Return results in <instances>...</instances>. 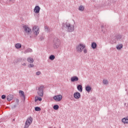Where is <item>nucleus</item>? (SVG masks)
<instances>
[{
	"instance_id": "40",
	"label": "nucleus",
	"mask_w": 128,
	"mask_h": 128,
	"mask_svg": "<svg viewBox=\"0 0 128 128\" xmlns=\"http://www.w3.org/2000/svg\"><path fill=\"white\" fill-rule=\"evenodd\" d=\"M13 120H14V119Z\"/></svg>"
},
{
	"instance_id": "39",
	"label": "nucleus",
	"mask_w": 128,
	"mask_h": 128,
	"mask_svg": "<svg viewBox=\"0 0 128 128\" xmlns=\"http://www.w3.org/2000/svg\"><path fill=\"white\" fill-rule=\"evenodd\" d=\"M41 38V40H42V38Z\"/></svg>"
},
{
	"instance_id": "25",
	"label": "nucleus",
	"mask_w": 128,
	"mask_h": 128,
	"mask_svg": "<svg viewBox=\"0 0 128 128\" xmlns=\"http://www.w3.org/2000/svg\"><path fill=\"white\" fill-rule=\"evenodd\" d=\"M56 58V56L54 55H50L49 57V59L50 60H54Z\"/></svg>"
},
{
	"instance_id": "5",
	"label": "nucleus",
	"mask_w": 128,
	"mask_h": 128,
	"mask_svg": "<svg viewBox=\"0 0 128 128\" xmlns=\"http://www.w3.org/2000/svg\"><path fill=\"white\" fill-rule=\"evenodd\" d=\"M86 46L82 44H80L76 46V50L77 52H82L84 48H85Z\"/></svg>"
},
{
	"instance_id": "3",
	"label": "nucleus",
	"mask_w": 128,
	"mask_h": 128,
	"mask_svg": "<svg viewBox=\"0 0 128 128\" xmlns=\"http://www.w3.org/2000/svg\"><path fill=\"white\" fill-rule=\"evenodd\" d=\"M44 86L42 85L38 88L37 94L39 96H44Z\"/></svg>"
},
{
	"instance_id": "13",
	"label": "nucleus",
	"mask_w": 128,
	"mask_h": 128,
	"mask_svg": "<svg viewBox=\"0 0 128 128\" xmlns=\"http://www.w3.org/2000/svg\"><path fill=\"white\" fill-rule=\"evenodd\" d=\"M19 94L20 95V96L23 98L24 100H26V96H24V92L22 90H20L19 91Z\"/></svg>"
},
{
	"instance_id": "1",
	"label": "nucleus",
	"mask_w": 128,
	"mask_h": 128,
	"mask_svg": "<svg viewBox=\"0 0 128 128\" xmlns=\"http://www.w3.org/2000/svg\"><path fill=\"white\" fill-rule=\"evenodd\" d=\"M22 28L25 36H29L30 38H31L32 32V29H30V28L29 26L26 25H23Z\"/></svg>"
},
{
	"instance_id": "12",
	"label": "nucleus",
	"mask_w": 128,
	"mask_h": 128,
	"mask_svg": "<svg viewBox=\"0 0 128 128\" xmlns=\"http://www.w3.org/2000/svg\"><path fill=\"white\" fill-rule=\"evenodd\" d=\"M14 100V95L8 94L7 96V100H8V102H10V100Z\"/></svg>"
},
{
	"instance_id": "7",
	"label": "nucleus",
	"mask_w": 128,
	"mask_h": 128,
	"mask_svg": "<svg viewBox=\"0 0 128 128\" xmlns=\"http://www.w3.org/2000/svg\"><path fill=\"white\" fill-rule=\"evenodd\" d=\"M32 32L36 36L40 34V28L38 26H35L33 27Z\"/></svg>"
},
{
	"instance_id": "26",
	"label": "nucleus",
	"mask_w": 128,
	"mask_h": 128,
	"mask_svg": "<svg viewBox=\"0 0 128 128\" xmlns=\"http://www.w3.org/2000/svg\"><path fill=\"white\" fill-rule=\"evenodd\" d=\"M122 35H117L116 36V40H122Z\"/></svg>"
},
{
	"instance_id": "15",
	"label": "nucleus",
	"mask_w": 128,
	"mask_h": 128,
	"mask_svg": "<svg viewBox=\"0 0 128 128\" xmlns=\"http://www.w3.org/2000/svg\"><path fill=\"white\" fill-rule=\"evenodd\" d=\"M77 88L79 92H82V86L79 84L77 86Z\"/></svg>"
},
{
	"instance_id": "34",
	"label": "nucleus",
	"mask_w": 128,
	"mask_h": 128,
	"mask_svg": "<svg viewBox=\"0 0 128 128\" xmlns=\"http://www.w3.org/2000/svg\"><path fill=\"white\" fill-rule=\"evenodd\" d=\"M84 54H86V52H88V50H86V49H84Z\"/></svg>"
},
{
	"instance_id": "28",
	"label": "nucleus",
	"mask_w": 128,
	"mask_h": 128,
	"mask_svg": "<svg viewBox=\"0 0 128 128\" xmlns=\"http://www.w3.org/2000/svg\"><path fill=\"white\" fill-rule=\"evenodd\" d=\"M18 106V104L15 103V104L12 105L11 108H16Z\"/></svg>"
},
{
	"instance_id": "38",
	"label": "nucleus",
	"mask_w": 128,
	"mask_h": 128,
	"mask_svg": "<svg viewBox=\"0 0 128 128\" xmlns=\"http://www.w3.org/2000/svg\"><path fill=\"white\" fill-rule=\"evenodd\" d=\"M22 61L24 60V61H26V58H22Z\"/></svg>"
},
{
	"instance_id": "32",
	"label": "nucleus",
	"mask_w": 128,
	"mask_h": 128,
	"mask_svg": "<svg viewBox=\"0 0 128 128\" xmlns=\"http://www.w3.org/2000/svg\"><path fill=\"white\" fill-rule=\"evenodd\" d=\"M28 67L29 68H34V64H30L28 66Z\"/></svg>"
},
{
	"instance_id": "37",
	"label": "nucleus",
	"mask_w": 128,
	"mask_h": 128,
	"mask_svg": "<svg viewBox=\"0 0 128 128\" xmlns=\"http://www.w3.org/2000/svg\"><path fill=\"white\" fill-rule=\"evenodd\" d=\"M22 66H26V63H23L22 62Z\"/></svg>"
},
{
	"instance_id": "30",
	"label": "nucleus",
	"mask_w": 128,
	"mask_h": 128,
	"mask_svg": "<svg viewBox=\"0 0 128 128\" xmlns=\"http://www.w3.org/2000/svg\"><path fill=\"white\" fill-rule=\"evenodd\" d=\"M103 84H108V81L106 80H103Z\"/></svg>"
},
{
	"instance_id": "4",
	"label": "nucleus",
	"mask_w": 128,
	"mask_h": 128,
	"mask_svg": "<svg viewBox=\"0 0 128 128\" xmlns=\"http://www.w3.org/2000/svg\"><path fill=\"white\" fill-rule=\"evenodd\" d=\"M66 28L68 32H74V26L66 22Z\"/></svg>"
},
{
	"instance_id": "35",
	"label": "nucleus",
	"mask_w": 128,
	"mask_h": 128,
	"mask_svg": "<svg viewBox=\"0 0 128 128\" xmlns=\"http://www.w3.org/2000/svg\"><path fill=\"white\" fill-rule=\"evenodd\" d=\"M10 2H13L14 3L16 2V0H9Z\"/></svg>"
},
{
	"instance_id": "18",
	"label": "nucleus",
	"mask_w": 128,
	"mask_h": 128,
	"mask_svg": "<svg viewBox=\"0 0 128 128\" xmlns=\"http://www.w3.org/2000/svg\"><path fill=\"white\" fill-rule=\"evenodd\" d=\"M27 61L28 62H30V64H32V62H34V58L29 57L27 58Z\"/></svg>"
},
{
	"instance_id": "6",
	"label": "nucleus",
	"mask_w": 128,
	"mask_h": 128,
	"mask_svg": "<svg viewBox=\"0 0 128 128\" xmlns=\"http://www.w3.org/2000/svg\"><path fill=\"white\" fill-rule=\"evenodd\" d=\"M32 118L30 117L26 120V124L24 128H28V126H30V124H32Z\"/></svg>"
},
{
	"instance_id": "20",
	"label": "nucleus",
	"mask_w": 128,
	"mask_h": 128,
	"mask_svg": "<svg viewBox=\"0 0 128 128\" xmlns=\"http://www.w3.org/2000/svg\"><path fill=\"white\" fill-rule=\"evenodd\" d=\"M44 30L46 32H50V28H48V26H44Z\"/></svg>"
},
{
	"instance_id": "27",
	"label": "nucleus",
	"mask_w": 128,
	"mask_h": 128,
	"mask_svg": "<svg viewBox=\"0 0 128 128\" xmlns=\"http://www.w3.org/2000/svg\"><path fill=\"white\" fill-rule=\"evenodd\" d=\"M60 106H58V105L57 104L54 105V106H53L54 110H58Z\"/></svg>"
},
{
	"instance_id": "23",
	"label": "nucleus",
	"mask_w": 128,
	"mask_h": 128,
	"mask_svg": "<svg viewBox=\"0 0 128 128\" xmlns=\"http://www.w3.org/2000/svg\"><path fill=\"white\" fill-rule=\"evenodd\" d=\"M15 46L16 48H22V44L20 43H18L16 44Z\"/></svg>"
},
{
	"instance_id": "24",
	"label": "nucleus",
	"mask_w": 128,
	"mask_h": 128,
	"mask_svg": "<svg viewBox=\"0 0 128 128\" xmlns=\"http://www.w3.org/2000/svg\"><path fill=\"white\" fill-rule=\"evenodd\" d=\"M42 98H38V96L35 97V102H36L38 100H39V102H42Z\"/></svg>"
},
{
	"instance_id": "22",
	"label": "nucleus",
	"mask_w": 128,
	"mask_h": 128,
	"mask_svg": "<svg viewBox=\"0 0 128 128\" xmlns=\"http://www.w3.org/2000/svg\"><path fill=\"white\" fill-rule=\"evenodd\" d=\"M122 122H124V124H128V119L126 118H123L122 119Z\"/></svg>"
},
{
	"instance_id": "17",
	"label": "nucleus",
	"mask_w": 128,
	"mask_h": 128,
	"mask_svg": "<svg viewBox=\"0 0 128 128\" xmlns=\"http://www.w3.org/2000/svg\"><path fill=\"white\" fill-rule=\"evenodd\" d=\"M96 43L93 42L92 43V45L91 46L92 48H93V50H96Z\"/></svg>"
},
{
	"instance_id": "2",
	"label": "nucleus",
	"mask_w": 128,
	"mask_h": 128,
	"mask_svg": "<svg viewBox=\"0 0 128 128\" xmlns=\"http://www.w3.org/2000/svg\"><path fill=\"white\" fill-rule=\"evenodd\" d=\"M60 40L58 38H55L53 42V48L56 50V48H60Z\"/></svg>"
},
{
	"instance_id": "10",
	"label": "nucleus",
	"mask_w": 128,
	"mask_h": 128,
	"mask_svg": "<svg viewBox=\"0 0 128 128\" xmlns=\"http://www.w3.org/2000/svg\"><path fill=\"white\" fill-rule=\"evenodd\" d=\"M74 98L78 99L80 98V93L78 92H76L74 94Z\"/></svg>"
},
{
	"instance_id": "29",
	"label": "nucleus",
	"mask_w": 128,
	"mask_h": 128,
	"mask_svg": "<svg viewBox=\"0 0 128 128\" xmlns=\"http://www.w3.org/2000/svg\"><path fill=\"white\" fill-rule=\"evenodd\" d=\"M40 108L38 106L35 107L36 112H40Z\"/></svg>"
},
{
	"instance_id": "36",
	"label": "nucleus",
	"mask_w": 128,
	"mask_h": 128,
	"mask_svg": "<svg viewBox=\"0 0 128 128\" xmlns=\"http://www.w3.org/2000/svg\"><path fill=\"white\" fill-rule=\"evenodd\" d=\"M16 104H18V102H19L18 99H16Z\"/></svg>"
},
{
	"instance_id": "33",
	"label": "nucleus",
	"mask_w": 128,
	"mask_h": 128,
	"mask_svg": "<svg viewBox=\"0 0 128 128\" xmlns=\"http://www.w3.org/2000/svg\"><path fill=\"white\" fill-rule=\"evenodd\" d=\"M1 98H2V100H4V98H6V95H2Z\"/></svg>"
},
{
	"instance_id": "31",
	"label": "nucleus",
	"mask_w": 128,
	"mask_h": 128,
	"mask_svg": "<svg viewBox=\"0 0 128 128\" xmlns=\"http://www.w3.org/2000/svg\"><path fill=\"white\" fill-rule=\"evenodd\" d=\"M42 74V72L40 71H38L36 72V76H40Z\"/></svg>"
},
{
	"instance_id": "16",
	"label": "nucleus",
	"mask_w": 128,
	"mask_h": 128,
	"mask_svg": "<svg viewBox=\"0 0 128 128\" xmlns=\"http://www.w3.org/2000/svg\"><path fill=\"white\" fill-rule=\"evenodd\" d=\"M85 90L86 92H90V90H92V87L90 86H87L86 87Z\"/></svg>"
},
{
	"instance_id": "11",
	"label": "nucleus",
	"mask_w": 128,
	"mask_h": 128,
	"mask_svg": "<svg viewBox=\"0 0 128 128\" xmlns=\"http://www.w3.org/2000/svg\"><path fill=\"white\" fill-rule=\"evenodd\" d=\"M78 81V77L76 76H74L71 78V82H72Z\"/></svg>"
},
{
	"instance_id": "8",
	"label": "nucleus",
	"mask_w": 128,
	"mask_h": 128,
	"mask_svg": "<svg viewBox=\"0 0 128 128\" xmlns=\"http://www.w3.org/2000/svg\"><path fill=\"white\" fill-rule=\"evenodd\" d=\"M53 98L56 102H60V100H62V94L55 96H54Z\"/></svg>"
},
{
	"instance_id": "9",
	"label": "nucleus",
	"mask_w": 128,
	"mask_h": 128,
	"mask_svg": "<svg viewBox=\"0 0 128 128\" xmlns=\"http://www.w3.org/2000/svg\"><path fill=\"white\" fill-rule=\"evenodd\" d=\"M40 10V6H36L34 8V12L36 14H38Z\"/></svg>"
},
{
	"instance_id": "14",
	"label": "nucleus",
	"mask_w": 128,
	"mask_h": 128,
	"mask_svg": "<svg viewBox=\"0 0 128 128\" xmlns=\"http://www.w3.org/2000/svg\"><path fill=\"white\" fill-rule=\"evenodd\" d=\"M28 52H32V50L30 48H28L24 51V54H28Z\"/></svg>"
},
{
	"instance_id": "21",
	"label": "nucleus",
	"mask_w": 128,
	"mask_h": 128,
	"mask_svg": "<svg viewBox=\"0 0 128 128\" xmlns=\"http://www.w3.org/2000/svg\"><path fill=\"white\" fill-rule=\"evenodd\" d=\"M116 48H117V50H121V48H122V44L117 45Z\"/></svg>"
},
{
	"instance_id": "19",
	"label": "nucleus",
	"mask_w": 128,
	"mask_h": 128,
	"mask_svg": "<svg viewBox=\"0 0 128 128\" xmlns=\"http://www.w3.org/2000/svg\"><path fill=\"white\" fill-rule=\"evenodd\" d=\"M78 10H80V12H84V8L82 6V5H81L79 6Z\"/></svg>"
}]
</instances>
